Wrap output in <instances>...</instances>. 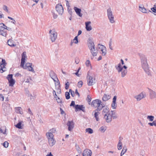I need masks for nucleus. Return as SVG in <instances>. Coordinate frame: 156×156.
<instances>
[{
  "label": "nucleus",
  "instance_id": "44",
  "mask_svg": "<svg viewBox=\"0 0 156 156\" xmlns=\"http://www.w3.org/2000/svg\"><path fill=\"white\" fill-rule=\"evenodd\" d=\"M65 96L67 99H68L70 98L69 93L68 92H66L65 93Z\"/></svg>",
  "mask_w": 156,
  "mask_h": 156
},
{
  "label": "nucleus",
  "instance_id": "8",
  "mask_svg": "<svg viewBox=\"0 0 156 156\" xmlns=\"http://www.w3.org/2000/svg\"><path fill=\"white\" fill-rule=\"evenodd\" d=\"M87 84L89 86H91L94 85L95 83V78L91 76L88 75Z\"/></svg>",
  "mask_w": 156,
  "mask_h": 156
},
{
  "label": "nucleus",
  "instance_id": "35",
  "mask_svg": "<svg viewBox=\"0 0 156 156\" xmlns=\"http://www.w3.org/2000/svg\"><path fill=\"white\" fill-rule=\"evenodd\" d=\"M13 75L10 74V86H13L15 83V80L12 78Z\"/></svg>",
  "mask_w": 156,
  "mask_h": 156
},
{
  "label": "nucleus",
  "instance_id": "56",
  "mask_svg": "<svg viewBox=\"0 0 156 156\" xmlns=\"http://www.w3.org/2000/svg\"><path fill=\"white\" fill-rule=\"evenodd\" d=\"M69 82H66L65 84V88L66 89H67L69 87Z\"/></svg>",
  "mask_w": 156,
  "mask_h": 156
},
{
  "label": "nucleus",
  "instance_id": "31",
  "mask_svg": "<svg viewBox=\"0 0 156 156\" xmlns=\"http://www.w3.org/2000/svg\"><path fill=\"white\" fill-rule=\"evenodd\" d=\"M94 112V117L95 118L96 120L97 121H98L99 120L98 115L100 114V113L98 111H97V110H95Z\"/></svg>",
  "mask_w": 156,
  "mask_h": 156
},
{
  "label": "nucleus",
  "instance_id": "38",
  "mask_svg": "<svg viewBox=\"0 0 156 156\" xmlns=\"http://www.w3.org/2000/svg\"><path fill=\"white\" fill-rule=\"evenodd\" d=\"M122 142L121 141V140H119V142L118 144V150H120L122 148Z\"/></svg>",
  "mask_w": 156,
  "mask_h": 156
},
{
  "label": "nucleus",
  "instance_id": "33",
  "mask_svg": "<svg viewBox=\"0 0 156 156\" xmlns=\"http://www.w3.org/2000/svg\"><path fill=\"white\" fill-rule=\"evenodd\" d=\"M16 112L19 113L21 114H23L22 108L20 107H18L15 108Z\"/></svg>",
  "mask_w": 156,
  "mask_h": 156
},
{
  "label": "nucleus",
  "instance_id": "36",
  "mask_svg": "<svg viewBox=\"0 0 156 156\" xmlns=\"http://www.w3.org/2000/svg\"><path fill=\"white\" fill-rule=\"evenodd\" d=\"M147 119L150 121L152 122L154 120V117L152 115H148L147 117Z\"/></svg>",
  "mask_w": 156,
  "mask_h": 156
},
{
  "label": "nucleus",
  "instance_id": "45",
  "mask_svg": "<svg viewBox=\"0 0 156 156\" xmlns=\"http://www.w3.org/2000/svg\"><path fill=\"white\" fill-rule=\"evenodd\" d=\"M73 41H74V42L75 44H77L78 43V37L77 36L75 37L73 39Z\"/></svg>",
  "mask_w": 156,
  "mask_h": 156
},
{
  "label": "nucleus",
  "instance_id": "46",
  "mask_svg": "<svg viewBox=\"0 0 156 156\" xmlns=\"http://www.w3.org/2000/svg\"><path fill=\"white\" fill-rule=\"evenodd\" d=\"M9 143L6 141H5L3 143V146L5 148L7 147H8Z\"/></svg>",
  "mask_w": 156,
  "mask_h": 156
},
{
  "label": "nucleus",
  "instance_id": "5",
  "mask_svg": "<svg viewBox=\"0 0 156 156\" xmlns=\"http://www.w3.org/2000/svg\"><path fill=\"white\" fill-rule=\"evenodd\" d=\"M7 27L4 23H0V35L5 36L6 35V32L8 30Z\"/></svg>",
  "mask_w": 156,
  "mask_h": 156
},
{
  "label": "nucleus",
  "instance_id": "2",
  "mask_svg": "<svg viewBox=\"0 0 156 156\" xmlns=\"http://www.w3.org/2000/svg\"><path fill=\"white\" fill-rule=\"evenodd\" d=\"M115 68L119 73H121L122 77H124L126 75L127 73L126 69L127 67L126 66L124 65L123 66H121V64L119 63L118 65L115 66Z\"/></svg>",
  "mask_w": 156,
  "mask_h": 156
},
{
  "label": "nucleus",
  "instance_id": "24",
  "mask_svg": "<svg viewBox=\"0 0 156 156\" xmlns=\"http://www.w3.org/2000/svg\"><path fill=\"white\" fill-rule=\"evenodd\" d=\"M91 23V22L90 21L87 22L85 23L86 29L87 31H90L92 29L90 25V24Z\"/></svg>",
  "mask_w": 156,
  "mask_h": 156
},
{
  "label": "nucleus",
  "instance_id": "4",
  "mask_svg": "<svg viewBox=\"0 0 156 156\" xmlns=\"http://www.w3.org/2000/svg\"><path fill=\"white\" fill-rule=\"evenodd\" d=\"M49 33L50 39L52 42L55 41L57 36V33L55 30L53 29L52 30H50L49 31Z\"/></svg>",
  "mask_w": 156,
  "mask_h": 156
},
{
  "label": "nucleus",
  "instance_id": "47",
  "mask_svg": "<svg viewBox=\"0 0 156 156\" xmlns=\"http://www.w3.org/2000/svg\"><path fill=\"white\" fill-rule=\"evenodd\" d=\"M27 69L29 71H31L34 73L35 72L34 69H33V68L31 66L28 67Z\"/></svg>",
  "mask_w": 156,
  "mask_h": 156
},
{
  "label": "nucleus",
  "instance_id": "28",
  "mask_svg": "<svg viewBox=\"0 0 156 156\" xmlns=\"http://www.w3.org/2000/svg\"><path fill=\"white\" fill-rule=\"evenodd\" d=\"M111 98V96L110 95L105 94L102 98V100L104 101H106L110 99Z\"/></svg>",
  "mask_w": 156,
  "mask_h": 156
},
{
  "label": "nucleus",
  "instance_id": "30",
  "mask_svg": "<svg viewBox=\"0 0 156 156\" xmlns=\"http://www.w3.org/2000/svg\"><path fill=\"white\" fill-rule=\"evenodd\" d=\"M91 53L93 57L96 56L98 53V52L95 49V48L90 50Z\"/></svg>",
  "mask_w": 156,
  "mask_h": 156
},
{
  "label": "nucleus",
  "instance_id": "27",
  "mask_svg": "<svg viewBox=\"0 0 156 156\" xmlns=\"http://www.w3.org/2000/svg\"><path fill=\"white\" fill-rule=\"evenodd\" d=\"M74 9L78 15L80 17L82 16V14L81 13V9H80L76 7H74Z\"/></svg>",
  "mask_w": 156,
  "mask_h": 156
},
{
  "label": "nucleus",
  "instance_id": "15",
  "mask_svg": "<svg viewBox=\"0 0 156 156\" xmlns=\"http://www.w3.org/2000/svg\"><path fill=\"white\" fill-rule=\"evenodd\" d=\"M104 119L107 122H111L112 120V116L111 115V113L107 114H105L104 115Z\"/></svg>",
  "mask_w": 156,
  "mask_h": 156
},
{
  "label": "nucleus",
  "instance_id": "54",
  "mask_svg": "<svg viewBox=\"0 0 156 156\" xmlns=\"http://www.w3.org/2000/svg\"><path fill=\"white\" fill-rule=\"evenodd\" d=\"M109 48L111 49V50H113V48L112 47V41H110L109 42Z\"/></svg>",
  "mask_w": 156,
  "mask_h": 156
},
{
  "label": "nucleus",
  "instance_id": "43",
  "mask_svg": "<svg viewBox=\"0 0 156 156\" xmlns=\"http://www.w3.org/2000/svg\"><path fill=\"white\" fill-rule=\"evenodd\" d=\"M83 84V82L82 81H79L77 84V86L79 88H80L82 87Z\"/></svg>",
  "mask_w": 156,
  "mask_h": 156
},
{
  "label": "nucleus",
  "instance_id": "41",
  "mask_svg": "<svg viewBox=\"0 0 156 156\" xmlns=\"http://www.w3.org/2000/svg\"><path fill=\"white\" fill-rule=\"evenodd\" d=\"M153 121L152 122L148 123V124L151 126H154L156 127V120Z\"/></svg>",
  "mask_w": 156,
  "mask_h": 156
},
{
  "label": "nucleus",
  "instance_id": "3",
  "mask_svg": "<svg viewBox=\"0 0 156 156\" xmlns=\"http://www.w3.org/2000/svg\"><path fill=\"white\" fill-rule=\"evenodd\" d=\"M7 63L4 59L0 58V73H2L6 71L7 68L6 67Z\"/></svg>",
  "mask_w": 156,
  "mask_h": 156
},
{
  "label": "nucleus",
  "instance_id": "21",
  "mask_svg": "<svg viewBox=\"0 0 156 156\" xmlns=\"http://www.w3.org/2000/svg\"><path fill=\"white\" fill-rule=\"evenodd\" d=\"M74 123L73 121H69L67 123V126H68V130L69 131H71L73 128Z\"/></svg>",
  "mask_w": 156,
  "mask_h": 156
},
{
  "label": "nucleus",
  "instance_id": "61",
  "mask_svg": "<svg viewBox=\"0 0 156 156\" xmlns=\"http://www.w3.org/2000/svg\"><path fill=\"white\" fill-rule=\"evenodd\" d=\"M7 78L8 80L9 83V85L10 86V74L8 75Z\"/></svg>",
  "mask_w": 156,
  "mask_h": 156
},
{
  "label": "nucleus",
  "instance_id": "10",
  "mask_svg": "<svg viewBox=\"0 0 156 156\" xmlns=\"http://www.w3.org/2000/svg\"><path fill=\"white\" fill-rule=\"evenodd\" d=\"M55 9L59 14L62 15L63 12V8L61 4H57L55 7Z\"/></svg>",
  "mask_w": 156,
  "mask_h": 156
},
{
  "label": "nucleus",
  "instance_id": "55",
  "mask_svg": "<svg viewBox=\"0 0 156 156\" xmlns=\"http://www.w3.org/2000/svg\"><path fill=\"white\" fill-rule=\"evenodd\" d=\"M28 113H29L31 115H33V113L30 108H29L28 109Z\"/></svg>",
  "mask_w": 156,
  "mask_h": 156
},
{
  "label": "nucleus",
  "instance_id": "19",
  "mask_svg": "<svg viewBox=\"0 0 156 156\" xmlns=\"http://www.w3.org/2000/svg\"><path fill=\"white\" fill-rule=\"evenodd\" d=\"M92 153V151L90 150L86 149L83 151V156H91Z\"/></svg>",
  "mask_w": 156,
  "mask_h": 156
},
{
  "label": "nucleus",
  "instance_id": "34",
  "mask_svg": "<svg viewBox=\"0 0 156 156\" xmlns=\"http://www.w3.org/2000/svg\"><path fill=\"white\" fill-rule=\"evenodd\" d=\"M46 135L48 138V140L53 138V135L52 133L48 132L46 133Z\"/></svg>",
  "mask_w": 156,
  "mask_h": 156
},
{
  "label": "nucleus",
  "instance_id": "11",
  "mask_svg": "<svg viewBox=\"0 0 156 156\" xmlns=\"http://www.w3.org/2000/svg\"><path fill=\"white\" fill-rule=\"evenodd\" d=\"M139 10L143 13H147L149 12L152 13L150 10L146 9L144 6L142 5H140L139 6Z\"/></svg>",
  "mask_w": 156,
  "mask_h": 156
},
{
  "label": "nucleus",
  "instance_id": "53",
  "mask_svg": "<svg viewBox=\"0 0 156 156\" xmlns=\"http://www.w3.org/2000/svg\"><path fill=\"white\" fill-rule=\"evenodd\" d=\"M28 96L30 97V99L31 100H34V97L31 94H29Z\"/></svg>",
  "mask_w": 156,
  "mask_h": 156
},
{
  "label": "nucleus",
  "instance_id": "51",
  "mask_svg": "<svg viewBox=\"0 0 156 156\" xmlns=\"http://www.w3.org/2000/svg\"><path fill=\"white\" fill-rule=\"evenodd\" d=\"M151 11L154 13H156V8L155 6H154V7L151 9Z\"/></svg>",
  "mask_w": 156,
  "mask_h": 156
},
{
  "label": "nucleus",
  "instance_id": "18",
  "mask_svg": "<svg viewBox=\"0 0 156 156\" xmlns=\"http://www.w3.org/2000/svg\"><path fill=\"white\" fill-rule=\"evenodd\" d=\"M101 102V101L99 99H96L93 100L91 103V106L95 108L97 107L98 105L99 104H100Z\"/></svg>",
  "mask_w": 156,
  "mask_h": 156
},
{
  "label": "nucleus",
  "instance_id": "57",
  "mask_svg": "<svg viewBox=\"0 0 156 156\" xmlns=\"http://www.w3.org/2000/svg\"><path fill=\"white\" fill-rule=\"evenodd\" d=\"M49 132L52 133H55L56 131V129L55 128H52V129L50 130Z\"/></svg>",
  "mask_w": 156,
  "mask_h": 156
},
{
  "label": "nucleus",
  "instance_id": "20",
  "mask_svg": "<svg viewBox=\"0 0 156 156\" xmlns=\"http://www.w3.org/2000/svg\"><path fill=\"white\" fill-rule=\"evenodd\" d=\"M75 108L76 109L75 111L76 112L79 110H81L83 112H85V108L82 105H75Z\"/></svg>",
  "mask_w": 156,
  "mask_h": 156
},
{
  "label": "nucleus",
  "instance_id": "48",
  "mask_svg": "<svg viewBox=\"0 0 156 156\" xmlns=\"http://www.w3.org/2000/svg\"><path fill=\"white\" fill-rule=\"evenodd\" d=\"M53 94L54 95V98L56 99L58 97L57 96L56 93L55 91V90H54L53 91Z\"/></svg>",
  "mask_w": 156,
  "mask_h": 156
},
{
  "label": "nucleus",
  "instance_id": "52",
  "mask_svg": "<svg viewBox=\"0 0 156 156\" xmlns=\"http://www.w3.org/2000/svg\"><path fill=\"white\" fill-rule=\"evenodd\" d=\"M86 64L87 66H89L90 65V62L89 60H87L86 62Z\"/></svg>",
  "mask_w": 156,
  "mask_h": 156
},
{
  "label": "nucleus",
  "instance_id": "25",
  "mask_svg": "<svg viewBox=\"0 0 156 156\" xmlns=\"http://www.w3.org/2000/svg\"><path fill=\"white\" fill-rule=\"evenodd\" d=\"M56 141L54 138L48 140V143L49 145L52 147L55 144Z\"/></svg>",
  "mask_w": 156,
  "mask_h": 156
},
{
  "label": "nucleus",
  "instance_id": "49",
  "mask_svg": "<svg viewBox=\"0 0 156 156\" xmlns=\"http://www.w3.org/2000/svg\"><path fill=\"white\" fill-rule=\"evenodd\" d=\"M69 92L70 93L71 95L73 97L75 95V93L71 89L69 90Z\"/></svg>",
  "mask_w": 156,
  "mask_h": 156
},
{
  "label": "nucleus",
  "instance_id": "63",
  "mask_svg": "<svg viewBox=\"0 0 156 156\" xmlns=\"http://www.w3.org/2000/svg\"><path fill=\"white\" fill-rule=\"evenodd\" d=\"M75 94H77L78 95V97L80 96V94L79 93H78V92L77 91V90H76L75 92Z\"/></svg>",
  "mask_w": 156,
  "mask_h": 156
},
{
  "label": "nucleus",
  "instance_id": "14",
  "mask_svg": "<svg viewBox=\"0 0 156 156\" xmlns=\"http://www.w3.org/2000/svg\"><path fill=\"white\" fill-rule=\"evenodd\" d=\"M145 94H144L143 92H141L140 94L135 96L134 98L136 99L137 101H138L145 98Z\"/></svg>",
  "mask_w": 156,
  "mask_h": 156
},
{
  "label": "nucleus",
  "instance_id": "64",
  "mask_svg": "<svg viewBox=\"0 0 156 156\" xmlns=\"http://www.w3.org/2000/svg\"><path fill=\"white\" fill-rule=\"evenodd\" d=\"M4 17V15L2 14V12L0 11V18Z\"/></svg>",
  "mask_w": 156,
  "mask_h": 156
},
{
  "label": "nucleus",
  "instance_id": "7",
  "mask_svg": "<svg viewBox=\"0 0 156 156\" xmlns=\"http://www.w3.org/2000/svg\"><path fill=\"white\" fill-rule=\"evenodd\" d=\"M16 21L13 18L10 17V30L11 31L17 29L16 27Z\"/></svg>",
  "mask_w": 156,
  "mask_h": 156
},
{
  "label": "nucleus",
  "instance_id": "59",
  "mask_svg": "<svg viewBox=\"0 0 156 156\" xmlns=\"http://www.w3.org/2000/svg\"><path fill=\"white\" fill-rule=\"evenodd\" d=\"M87 98L88 99V101L89 102V103L90 102L91 100V98L90 97V95H88L87 96Z\"/></svg>",
  "mask_w": 156,
  "mask_h": 156
},
{
  "label": "nucleus",
  "instance_id": "17",
  "mask_svg": "<svg viewBox=\"0 0 156 156\" xmlns=\"http://www.w3.org/2000/svg\"><path fill=\"white\" fill-rule=\"evenodd\" d=\"M117 96H114L112 102V107L113 109H115L116 108L117 104L116 103V100Z\"/></svg>",
  "mask_w": 156,
  "mask_h": 156
},
{
  "label": "nucleus",
  "instance_id": "16",
  "mask_svg": "<svg viewBox=\"0 0 156 156\" xmlns=\"http://www.w3.org/2000/svg\"><path fill=\"white\" fill-rule=\"evenodd\" d=\"M24 122L23 121L19 120L18 122L15 125V127L19 129H23L24 126Z\"/></svg>",
  "mask_w": 156,
  "mask_h": 156
},
{
  "label": "nucleus",
  "instance_id": "58",
  "mask_svg": "<svg viewBox=\"0 0 156 156\" xmlns=\"http://www.w3.org/2000/svg\"><path fill=\"white\" fill-rule=\"evenodd\" d=\"M75 101H72V102H71V103L70 105V106H75Z\"/></svg>",
  "mask_w": 156,
  "mask_h": 156
},
{
  "label": "nucleus",
  "instance_id": "1",
  "mask_svg": "<svg viewBox=\"0 0 156 156\" xmlns=\"http://www.w3.org/2000/svg\"><path fill=\"white\" fill-rule=\"evenodd\" d=\"M139 55L142 68L148 75L151 76V73L149 68L147 57L144 54L141 53L139 54Z\"/></svg>",
  "mask_w": 156,
  "mask_h": 156
},
{
  "label": "nucleus",
  "instance_id": "40",
  "mask_svg": "<svg viewBox=\"0 0 156 156\" xmlns=\"http://www.w3.org/2000/svg\"><path fill=\"white\" fill-rule=\"evenodd\" d=\"M86 132H88L89 133L92 134L93 133V130L90 128H87L86 129Z\"/></svg>",
  "mask_w": 156,
  "mask_h": 156
},
{
  "label": "nucleus",
  "instance_id": "62",
  "mask_svg": "<svg viewBox=\"0 0 156 156\" xmlns=\"http://www.w3.org/2000/svg\"><path fill=\"white\" fill-rule=\"evenodd\" d=\"M57 98L58 99H56L57 102L58 103H61V101L60 99L58 97Z\"/></svg>",
  "mask_w": 156,
  "mask_h": 156
},
{
  "label": "nucleus",
  "instance_id": "29",
  "mask_svg": "<svg viewBox=\"0 0 156 156\" xmlns=\"http://www.w3.org/2000/svg\"><path fill=\"white\" fill-rule=\"evenodd\" d=\"M32 63H27L24 66V64H23V66H22L21 65V64H20V66L22 67L24 69H27V68L30 67L32 66Z\"/></svg>",
  "mask_w": 156,
  "mask_h": 156
},
{
  "label": "nucleus",
  "instance_id": "42",
  "mask_svg": "<svg viewBox=\"0 0 156 156\" xmlns=\"http://www.w3.org/2000/svg\"><path fill=\"white\" fill-rule=\"evenodd\" d=\"M106 129V127L105 126H102L100 128V131L102 132H104Z\"/></svg>",
  "mask_w": 156,
  "mask_h": 156
},
{
  "label": "nucleus",
  "instance_id": "37",
  "mask_svg": "<svg viewBox=\"0 0 156 156\" xmlns=\"http://www.w3.org/2000/svg\"><path fill=\"white\" fill-rule=\"evenodd\" d=\"M112 112V114L111 115L112 116V117H113V119H116L117 118V116L116 115L115 112H114V111H112L110 112Z\"/></svg>",
  "mask_w": 156,
  "mask_h": 156
},
{
  "label": "nucleus",
  "instance_id": "50",
  "mask_svg": "<svg viewBox=\"0 0 156 156\" xmlns=\"http://www.w3.org/2000/svg\"><path fill=\"white\" fill-rule=\"evenodd\" d=\"M2 8H3V10H4L5 11L7 12H8L7 7L6 6H5V5H3Z\"/></svg>",
  "mask_w": 156,
  "mask_h": 156
},
{
  "label": "nucleus",
  "instance_id": "26",
  "mask_svg": "<svg viewBox=\"0 0 156 156\" xmlns=\"http://www.w3.org/2000/svg\"><path fill=\"white\" fill-rule=\"evenodd\" d=\"M105 106V105L102 103V102H100V104H99L97 106V108L95 110H97V111H101L102 108H103Z\"/></svg>",
  "mask_w": 156,
  "mask_h": 156
},
{
  "label": "nucleus",
  "instance_id": "23",
  "mask_svg": "<svg viewBox=\"0 0 156 156\" xmlns=\"http://www.w3.org/2000/svg\"><path fill=\"white\" fill-rule=\"evenodd\" d=\"M110 113V112L109 111V108L107 106H105L103 108L102 113L104 115L105 114H108Z\"/></svg>",
  "mask_w": 156,
  "mask_h": 156
},
{
  "label": "nucleus",
  "instance_id": "6",
  "mask_svg": "<svg viewBox=\"0 0 156 156\" xmlns=\"http://www.w3.org/2000/svg\"><path fill=\"white\" fill-rule=\"evenodd\" d=\"M107 12L108 16L110 22L112 23H114L115 22L114 16L113 15L112 11L110 8H109L107 9Z\"/></svg>",
  "mask_w": 156,
  "mask_h": 156
},
{
  "label": "nucleus",
  "instance_id": "32",
  "mask_svg": "<svg viewBox=\"0 0 156 156\" xmlns=\"http://www.w3.org/2000/svg\"><path fill=\"white\" fill-rule=\"evenodd\" d=\"M88 46L89 49L90 50L95 48L94 43L93 41H91L89 42Z\"/></svg>",
  "mask_w": 156,
  "mask_h": 156
},
{
  "label": "nucleus",
  "instance_id": "60",
  "mask_svg": "<svg viewBox=\"0 0 156 156\" xmlns=\"http://www.w3.org/2000/svg\"><path fill=\"white\" fill-rule=\"evenodd\" d=\"M4 99V97L2 94H0V100L3 101Z\"/></svg>",
  "mask_w": 156,
  "mask_h": 156
},
{
  "label": "nucleus",
  "instance_id": "12",
  "mask_svg": "<svg viewBox=\"0 0 156 156\" xmlns=\"http://www.w3.org/2000/svg\"><path fill=\"white\" fill-rule=\"evenodd\" d=\"M49 74L53 80L55 82L56 81V80H55V79H56L58 80V81H57V85H58V87H59L60 83L56 76L55 74L54 73V72L53 71H51V72Z\"/></svg>",
  "mask_w": 156,
  "mask_h": 156
},
{
  "label": "nucleus",
  "instance_id": "13",
  "mask_svg": "<svg viewBox=\"0 0 156 156\" xmlns=\"http://www.w3.org/2000/svg\"><path fill=\"white\" fill-rule=\"evenodd\" d=\"M98 46H100L99 48L101 49V54L103 55H105L107 53L106 49L105 47L103 45H100V44H98Z\"/></svg>",
  "mask_w": 156,
  "mask_h": 156
},
{
  "label": "nucleus",
  "instance_id": "22",
  "mask_svg": "<svg viewBox=\"0 0 156 156\" xmlns=\"http://www.w3.org/2000/svg\"><path fill=\"white\" fill-rule=\"evenodd\" d=\"M27 58L26 52H23L22 55V58L21 59V65L23 66V64H25V59Z\"/></svg>",
  "mask_w": 156,
  "mask_h": 156
},
{
  "label": "nucleus",
  "instance_id": "39",
  "mask_svg": "<svg viewBox=\"0 0 156 156\" xmlns=\"http://www.w3.org/2000/svg\"><path fill=\"white\" fill-rule=\"evenodd\" d=\"M127 151V148L126 147H123V148L121 152V153L120 156H122V155H123Z\"/></svg>",
  "mask_w": 156,
  "mask_h": 156
},
{
  "label": "nucleus",
  "instance_id": "9",
  "mask_svg": "<svg viewBox=\"0 0 156 156\" xmlns=\"http://www.w3.org/2000/svg\"><path fill=\"white\" fill-rule=\"evenodd\" d=\"M148 89L149 90L150 98L151 100L156 98V92L149 88H148Z\"/></svg>",
  "mask_w": 156,
  "mask_h": 156
}]
</instances>
